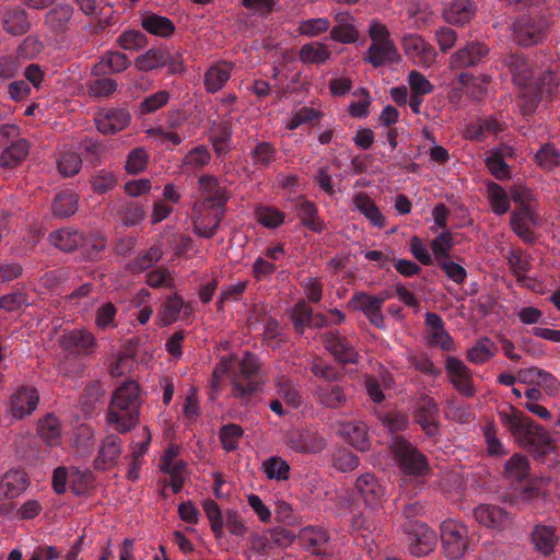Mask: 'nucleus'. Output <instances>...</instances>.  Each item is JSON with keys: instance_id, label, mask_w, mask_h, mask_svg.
<instances>
[{"instance_id": "nucleus-24", "label": "nucleus", "mask_w": 560, "mask_h": 560, "mask_svg": "<svg viewBox=\"0 0 560 560\" xmlns=\"http://www.w3.org/2000/svg\"><path fill=\"white\" fill-rule=\"evenodd\" d=\"M402 48L409 58H419V61L430 67L436 58V51L432 45L427 43L421 36L407 34L402 37Z\"/></svg>"}, {"instance_id": "nucleus-34", "label": "nucleus", "mask_w": 560, "mask_h": 560, "mask_svg": "<svg viewBox=\"0 0 560 560\" xmlns=\"http://www.w3.org/2000/svg\"><path fill=\"white\" fill-rule=\"evenodd\" d=\"M130 66L127 56L120 51H107L93 68V75L120 73Z\"/></svg>"}, {"instance_id": "nucleus-3", "label": "nucleus", "mask_w": 560, "mask_h": 560, "mask_svg": "<svg viewBox=\"0 0 560 560\" xmlns=\"http://www.w3.org/2000/svg\"><path fill=\"white\" fill-rule=\"evenodd\" d=\"M259 370L257 357L250 352L245 353L232 375V394L235 398L247 402L262 390L264 382Z\"/></svg>"}, {"instance_id": "nucleus-41", "label": "nucleus", "mask_w": 560, "mask_h": 560, "mask_svg": "<svg viewBox=\"0 0 560 560\" xmlns=\"http://www.w3.org/2000/svg\"><path fill=\"white\" fill-rule=\"evenodd\" d=\"M503 130V124L489 117L467 125L465 137L472 141H482L489 135H497Z\"/></svg>"}, {"instance_id": "nucleus-59", "label": "nucleus", "mask_w": 560, "mask_h": 560, "mask_svg": "<svg viewBox=\"0 0 560 560\" xmlns=\"http://www.w3.org/2000/svg\"><path fill=\"white\" fill-rule=\"evenodd\" d=\"M262 470L268 479L288 480L290 477V465L278 456H271L262 463Z\"/></svg>"}, {"instance_id": "nucleus-33", "label": "nucleus", "mask_w": 560, "mask_h": 560, "mask_svg": "<svg viewBox=\"0 0 560 560\" xmlns=\"http://www.w3.org/2000/svg\"><path fill=\"white\" fill-rule=\"evenodd\" d=\"M509 68L515 84L525 86L533 78V69L528 59L518 52L510 54L503 59Z\"/></svg>"}, {"instance_id": "nucleus-9", "label": "nucleus", "mask_w": 560, "mask_h": 560, "mask_svg": "<svg viewBox=\"0 0 560 560\" xmlns=\"http://www.w3.org/2000/svg\"><path fill=\"white\" fill-rule=\"evenodd\" d=\"M412 416L413 421L420 425L429 439L438 441L441 438L440 409L432 397L422 395L417 401Z\"/></svg>"}, {"instance_id": "nucleus-20", "label": "nucleus", "mask_w": 560, "mask_h": 560, "mask_svg": "<svg viewBox=\"0 0 560 560\" xmlns=\"http://www.w3.org/2000/svg\"><path fill=\"white\" fill-rule=\"evenodd\" d=\"M121 439L116 434L106 435L100 445L97 457L94 460L96 470H108L116 466L121 455Z\"/></svg>"}, {"instance_id": "nucleus-64", "label": "nucleus", "mask_w": 560, "mask_h": 560, "mask_svg": "<svg viewBox=\"0 0 560 560\" xmlns=\"http://www.w3.org/2000/svg\"><path fill=\"white\" fill-rule=\"evenodd\" d=\"M536 163L546 171H551L560 165V152L553 144L546 143L535 154Z\"/></svg>"}, {"instance_id": "nucleus-47", "label": "nucleus", "mask_w": 560, "mask_h": 560, "mask_svg": "<svg viewBox=\"0 0 560 560\" xmlns=\"http://www.w3.org/2000/svg\"><path fill=\"white\" fill-rule=\"evenodd\" d=\"M79 196L70 190L59 191L52 201L51 209L56 217L68 218L75 213L78 209Z\"/></svg>"}, {"instance_id": "nucleus-61", "label": "nucleus", "mask_w": 560, "mask_h": 560, "mask_svg": "<svg viewBox=\"0 0 560 560\" xmlns=\"http://www.w3.org/2000/svg\"><path fill=\"white\" fill-rule=\"evenodd\" d=\"M232 127L230 122L222 121L217 125L215 135L211 137L213 150L218 156L225 155L230 151Z\"/></svg>"}, {"instance_id": "nucleus-19", "label": "nucleus", "mask_w": 560, "mask_h": 560, "mask_svg": "<svg viewBox=\"0 0 560 560\" xmlns=\"http://www.w3.org/2000/svg\"><path fill=\"white\" fill-rule=\"evenodd\" d=\"M131 121L125 108H104L95 116L97 130L103 135H115L125 129Z\"/></svg>"}, {"instance_id": "nucleus-1", "label": "nucleus", "mask_w": 560, "mask_h": 560, "mask_svg": "<svg viewBox=\"0 0 560 560\" xmlns=\"http://www.w3.org/2000/svg\"><path fill=\"white\" fill-rule=\"evenodd\" d=\"M500 420L518 444L534 456L542 458L553 450L552 440L544 427L511 407L499 412Z\"/></svg>"}, {"instance_id": "nucleus-18", "label": "nucleus", "mask_w": 560, "mask_h": 560, "mask_svg": "<svg viewBox=\"0 0 560 560\" xmlns=\"http://www.w3.org/2000/svg\"><path fill=\"white\" fill-rule=\"evenodd\" d=\"M355 492L366 506L377 509L386 495V490L378 479L370 472L362 474L354 482Z\"/></svg>"}, {"instance_id": "nucleus-42", "label": "nucleus", "mask_w": 560, "mask_h": 560, "mask_svg": "<svg viewBox=\"0 0 560 560\" xmlns=\"http://www.w3.org/2000/svg\"><path fill=\"white\" fill-rule=\"evenodd\" d=\"M39 438L49 446H56L61 440V423L54 413H47L37 422Z\"/></svg>"}, {"instance_id": "nucleus-37", "label": "nucleus", "mask_w": 560, "mask_h": 560, "mask_svg": "<svg viewBox=\"0 0 560 560\" xmlns=\"http://www.w3.org/2000/svg\"><path fill=\"white\" fill-rule=\"evenodd\" d=\"M211 162V152L205 144L190 149L182 160V171L185 174H196Z\"/></svg>"}, {"instance_id": "nucleus-53", "label": "nucleus", "mask_w": 560, "mask_h": 560, "mask_svg": "<svg viewBox=\"0 0 560 560\" xmlns=\"http://www.w3.org/2000/svg\"><path fill=\"white\" fill-rule=\"evenodd\" d=\"M486 189L492 211L497 215L505 214L510 209V199L504 188L494 182H489Z\"/></svg>"}, {"instance_id": "nucleus-63", "label": "nucleus", "mask_w": 560, "mask_h": 560, "mask_svg": "<svg viewBox=\"0 0 560 560\" xmlns=\"http://www.w3.org/2000/svg\"><path fill=\"white\" fill-rule=\"evenodd\" d=\"M117 44L125 50L137 51L148 45V37L139 30H127L118 36Z\"/></svg>"}, {"instance_id": "nucleus-62", "label": "nucleus", "mask_w": 560, "mask_h": 560, "mask_svg": "<svg viewBox=\"0 0 560 560\" xmlns=\"http://www.w3.org/2000/svg\"><path fill=\"white\" fill-rule=\"evenodd\" d=\"M454 246L453 233L451 231L441 232L431 243V249L434 260L438 262L450 258V252Z\"/></svg>"}, {"instance_id": "nucleus-49", "label": "nucleus", "mask_w": 560, "mask_h": 560, "mask_svg": "<svg viewBox=\"0 0 560 560\" xmlns=\"http://www.w3.org/2000/svg\"><path fill=\"white\" fill-rule=\"evenodd\" d=\"M114 208L119 220L128 226L139 224L145 217L142 206L136 201L122 200L115 205Z\"/></svg>"}, {"instance_id": "nucleus-29", "label": "nucleus", "mask_w": 560, "mask_h": 560, "mask_svg": "<svg viewBox=\"0 0 560 560\" xmlns=\"http://www.w3.org/2000/svg\"><path fill=\"white\" fill-rule=\"evenodd\" d=\"M477 12L472 0H454L443 11L444 20L452 25L463 26L471 21Z\"/></svg>"}, {"instance_id": "nucleus-36", "label": "nucleus", "mask_w": 560, "mask_h": 560, "mask_svg": "<svg viewBox=\"0 0 560 560\" xmlns=\"http://www.w3.org/2000/svg\"><path fill=\"white\" fill-rule=\"evenodd\" d=\"M476 521L486 526L498 528L509 522V513L502 508L490 504H480L474 510Z\"/></svg>"}, {"instance_id": "nucleus-31", "label": "nucleus", "mask_w": 560, "mask_h": 560, "mask_svg": "<svg viewBox=\"0 0 560 560\" xmlns=\"http://www.w3.org/2000/svg\"><path fill=\"white\" fill-rule=\"evenodd\" d=\"M233 66L230 62L221 61L212 65L203 77V85L208 93H217L230 80Z\"/></svg>"}, {"instance_id": "nucleus-5", "label": "nucleus", "mask_w": 560, "mask_h": 560, "mask_svg": "<svg viewBox=\"0 0 560 560\" xmlns=\"http://www.w3.org/2000/svg\"><path fill=\"white\" fill-rule=\"evenodd\" d=\"M440 529L445 557L451 560L460 559L469 547L467 526L454 520H445L441 523Z\"/></svg>"}, {"instance_id": "nucleus-21", "label": "nucleus", "mask_w": 560, "mask_h": 560, "mask_svg": "<svg viewBox=\"0 0 560 560\" xmlns=\"http://www.w3.org/2000/svg\"><path fill=\"white\" fill-rule=\"evenodd\" d=\"M424 323L429 329V342L431 346L439 347L444 351H453L455 349V341L445 329V324L439 314L427 312Z\"/></svg>"}, {"instance_id": "nucleus-17", "label": "nucleus", "mask_w": 560, "mask_h": 560, "mask_svg": "<svg viewBox=\"0 0 560 560\" xmlns=\"http://www.w3.org/2000/svg\"><path fill=\"white\" fill-rule=\"evenodd\" d=\"M74 8L69 3H57L44 16V25L56 38H63L70 30Z\"/></svg>"}, {"instance_id": "nucleus-44", "label": "nucleus", "mask_w": 560, "mask_h": 560, "mask_svg": "<svg viewBox=\"0 0 560 560\" xmlns=\"http://www.w3.org/2000/svg\"><path fill=\"white\" fill-rule=\"evenodd\" d=\"M141 26L148 33L160 37H171L175 32V24L166 16L148 13L141 20Z\"/></svg>"}, {"instance_id": "nucleus-32", "label": "nucleus", "mask_w": 560, "mask_h": 560, "mask_svg": "<svg viewBox=\"0 0 560 560\" xmlns=\"http://www.w3.org/2000/svg\"><path fill=\"white\" fill-rule=\"evenodd\" d=\"M187 305L178 294H171L165 298L158 311V323L161 327H166L179 318L180 312L187 313Z\"/></svg>"}, {"instance_id": "nucleus-45", "label": "nucleus", "mask_w": 560, "mask_h": 560, "mask_svg": "<svg viewBox=\"0 0 560 560\" xmlns=\"http://www.w3.org/2000/svg\"><path fill=\"white\" fill-rule=\"evenodd\" d=\"M27 487V475L22 470H9L0 481V490L7 498H15Z\"/></svg>"}, {"instance_id": "nucleus-15", "label": "nucleus", "mask_w": 560, "mask_h": 560, "mask_svg": "<svg viewBox=\"0 0 560 560\" xmlns=\"http://www.w3.org/2000/svg\"><path fill=\"white\" fill-rule=\"evenodd\" d=\"M60 347L74 357H88L93 353L96 341L86 329H72L59 338Z\"/></svg>"}, {"instance_id": "nucleus-7", "label": "nucleus", "mask_w": 560, "mask_h": 560, "mask_svg": "<svg viewBox=\"0 0 560 560\" xmlns=\"http://www.w3.org/2000/svg\"><path fill=\"white\" fill-rule=\"evenodd\" d=\"M39 393L32 385H20L9 396L7 410L13 420H23L32 416L39 405Z\"/></svg>"}, {"instance_id": "nucleus-38", "label": "nucleus", "mask_w": 560, "mask_h": 560, "mask_svg": "<svg viewBox=\"0 0 560 560\" xmlns=\"http://www.w3.org/2000/svg\"><path fill=\"white\" fill-rule=\"evenodd\" d=\"M353 205L358 211L364 215L370 223L378 229L386 224L385 217L366 192H359L353 197Z\"/></svg>"}, {"instance_id": "nucleus-27", "label": "nucleus", "mask_w": 560, "mask_h": 560, "mask_svg": "<svg viewBox=\"0 0 560 560\" xmlns=\"http://www.w3.org/2000/svg\"><path fill=\"white\" fill-rule=\"evenodd\" d=\"M198 189L206 202H211L210 207H222L226 203L229 197L224 187L219 184L214 175L203 174L198 178Z\"/></svg>"}, {"instance_id": "nucleus-14", "label": "nucleus", "mask_w": 560, "mask_h": 560, "mask_svg": "<svg viewBox=\"0 0 560 560\" xmlns=\"http://www.w3.org/2000/svg\"><path fill=\"white\" fill-rule=\"evenodd\" d=\"M512 231L525 243L534 244L536 235L532 226L540 224L539 215L530 206L518 207L511 213L510 220Z\"/></svg>"}, {"instance_id": "nucleus-52", "label": "nucleus", "mask_w": 560, "mask_h": 560, "mask_svg": "<svg viewBox=\"0 0 560 560\" xmlns=\"http://www.w3.org/2000/svg\"><path fill=\"white\" fill-rule=\"evenodd\" d=\"M506 259L517 282L524 283L527 279L526 273L532 269L529 255L522 249H513L509 253Z\"/></svg>"}, {"instance_id": "nucleus-23", "label": "nucleus", "mask_w": 560, "mask_h": 560, "mask_svg": "<svg viewBox=\"0 0 560 560\" xmlns=\"http://www.w3.org/2000/svg\"><path fill=\"white\" fill-rule=\"evenodd\" d=\"M363 60L374 68L387 65H396L401 61V56L394 42L371 44Z\"/></svg>"}, {"instance_id": "nucleus-56", "label": "nucleus", "mask_w": 560, "mask_h": 560, "mask_svg": "<svg viewBox=\"0 0 560 560\" xmlns=\"http://www.w3.org/2000/svg\"><path fill=\"white\" fill-rule=\"evenodd\" d=\"M243 435V428L235 423L224 424L219 430V440L225 452L236 451Z\"/></svg>"}, {"instance_id": "nucleus-2", "label": "nucleus", "mask_w": 560, "mask_h": 560, "mask_svg": "<svg viewBox=\"0 0 560 560\" xmlns=\"http://www.w3.org/2000/svg\"><path fill=\"white\" fill-rule=\"evenodd\" d=\"M141 405L140 387L135 381L122 383L113 394L108 411V424L118 433L125 434L139 422Z\"/></svg>"}, {"instance_id": "nucleus-58", "label": "nucleus", "mask_w": 560, "mask_h": 560, "mask_svg": "<svg viewBox=\"0 0 560 560\" xmlns=\"http://www.w3.org/2000/svg\"><path fill=\"white\" fill-rule=\"evenodd\" d=\"M291 320L299 335H303L305 329L312 326L313 311L305 301H299L291 313Z\"/></svg>"}, {"instance_id": "nucleus-51", "label": "nucleus", "mask_w": 560, "mask_h": 560, "mask_svg": "<svg viewBox=\"0 0 560 560\" xmlns=\"http://www.w3.org/2000/svg\"><path fill=\"white\" fill-rule=\"evenodd\" d=\"M165 58L166 48H151L136 58L135 66L140 71L149 72L154 69L165 67Z\"/></svg>"}, {"instance_id": "nucleus-16", "label": "nucleus", "mask_w": 560, "mask_h": 560, "mask_svg": "<svg viewBox=\"0 0 560 560\" xmlns=\"http://www.w3.org/2000/svg\"><path fill=\"white\" fill-rule=\"evenodd\" d=\"M348 305L353 310L362 312L371 325L377 328L385 327L381 299L370 295L366 292L358 291L353 293Z\"/></svg>"}, {"instance_id": "nucleus-22", "label": "nucleus", "mask_w": 560, "mask_h": 560, "mask_svg": "<svg viewBox=\"0 0 560 560\" xmlns=\"http://www.w3.org/2000/svg\"><path fill=\"white\" fill-rule=\"evenodd\" d=\"M0 22L2 28L12 36H22L32 27L28 13L21 7H10L0 11Z\"/></svg>"}, {"instance_id": "nucleus-48", "label": "nucleus", "mask_w": 560, "mask_h": 560, "mask_svg": "<svg viewBox=\"0 0 560 560\" xmlns=\"http://www.w3.org/2000/svg\"><path fill=\"white\" fill-rule=\"evenodd\" d=\"M330 56V50L320 42L304 44L299 51V58L302 63L322 65L325 63Z\"/></svg>"}, {"instance_id": "nucleus-10", "label": "nucleus", "mask_w": 560, "mask_h": 560, "mask_svg": "<svg viewBox=\"0 0 560 560\" xmlns=\"http://www.w3.org/2000/svg\"><path fill=\"white\" fill-rule=\"evenodd\" d=\"M323 343L337 362L342 364H357L359 362V353L355 347L338 330L325 332Z\"/></svg>"}, {"instance_id": "nucleus-54", "label": "nucleus", "mask_w": 560, "mask_h": 560, "mask_svg": "<svg viewBox=\"0 0 560 560\" xmlns=\"http://www.w3.org/2000/svg\"><path fill=\"white\" fill-rule=\"evenodd\" d=\"M162 249L159 246H151L145 253L138 255L126 265V270L139 273L153 267L162 258Z\"/></svg>"}, {"instance_id": "nucleus-26", "label": "nucleus", "mask_w": 560, "mask_h": 560, "mask_svg": "<svg viewBox=\"0 0 560 560\" xmlns=\"http://www.w3.org/2000/svg\"><path fill=\"white\" fill-rule=\"evenodd\" d=\"M295 211L304 228L318 234L325 231L326 223L318 215V208L313 201L300 197L295 202Z\"/></svg>"}, {"instance_id": "nucleus-39", "label": "nucleus", "mask_w": 560, "mask_h": 560, "mask_svg": "<svg viewBox=\"0 0 560 560\" xmlns=\"http://www.w3.org/2000/svg\"><path fill=\"white\" fill-rule=\"evenodd\" d=\"M532 541L540 553L549 556L559 540L555 528L549 525L537 524L530 533Z\"/></svg>"}, {"instance_id": "nucleus-60", "label": "nucleus", "mask_w": 560, "mask_h": 560, "mask_svg": "<svg viewBox=\"0 0 560 560\" xmlns=\"http://www.w3.org/2000/svg\"><path fill=\"white\" fill-rule=\"evenodd\" d=\"M257 221L268 229H277L284 222V213L270 206H259L255 210Z\"/></svg>"}, {"instance_id": "nucleus-4", "label": "nucleus", "mask_w": 560, "mask_h": 560, "mask_svg": "<svg viewBox=\"0 0 560 560\" xmlns=\"http://www.w3.org/2000/svg\"><path fill=\"white\" fill-rule=\"evenodd\" d=\"M390 447L404 474L422 477L430 471L427 457L405 438L394 436Z\"/></svg>"}, {"instance_id": "nucleus-43", "label": "nucleus", "mask_w": 560, "mask_h": 560, "mask_svg": "<svg viewBox=\"0 0 560 560\" xmlns=\"http://www.w3.org/2000/svg\"><path fill=\"white\" fill-rule=\"evenodd\" d=\"M49 241L63 252H73L83 244L84 237L78 230L60 229L50 233Z\"/></svg>"}, {"instance_id": "nucleus-30", "label": "nucleus", "mask_w": 560, "mask_h": 560, "mask_svg": "<svg viewBox=\"0 0 560 560\" xmlns=\"http://www.w3.org/2000/svg\"><path fill=\"white\" fill-rule=\"evenodd\" d=\"M224 217V208L210 207L207 214H199L194 219V233L205 238H212Z\"/></svg>"}, {"instance_id": "nucleus-40", "label": "nucleus", "mask_w": 560, "mask_h": 560, "mask_svg": "<svg viewBox=\"0 0 560 560\" xmlns=\"http://www.w3.org/2000/svg\"><path fill=\"white\" fill-rule=\"evenodd\" d=\"M252 164L257 170H267L276 162L278 150L268 141H255V145L249 151Z\"/></svg>"}, {"instance_id": "nucleus-46", "label": "nucleus", "mask_w": 560, "mask_h": 560, "mask_svg": "<svg viewBox=\"0 0 560 560\" xmlns=\"http://www.w3.org/2000/svg\"><path fill=\"white\" fill-rule=\"evenodd\" d=\"M497 351L498 348L494 342L488 337H482L467 350V360L474 364L481 365L491 360Z\"/></svg>"}, {"instance_id": "nucleus-25", "label": "nucleus", "mask_w": 560, "mask_h": 560, "mask_svg": "<svg viewBox=\"0 0 560 560\" xmlns=\"http://www.w3.org/2000/svg\"><path fill=\"white\" fill-rule=\"evenodd\" d=\"M300 541L303 547L316 556H330L332 547L326 530L316 527H305L300 534Z\"/></svg>"}, {"instance_id": "nucleus-28", "label": "nucleus", "mask_w": 560, "mask_h": 560, "mask_svg": "<svg viewBox=\"0 0 560 560\" xmlns=\"http://www.w3.org/2000/svg\"><path fill=\"white\" fill-rule=\"evenodd\" d=\"M316 402L328 409H339L347 402V395L342 386L338 384H319L315 387Z\"/></svg>"}, {"instance_id": "nucleus-6", "label": "nucleus", "mask_w": 560, "mask_h": 560, "mask_svg": "<svg viewBox=\"0 0 560 560\" xmlns=\"http://www.w3.org/2000/svg\"><path fill=\"white\" fill-rule=\"evenodd\" d=\"M549 30V22L544 16L523 15L512 24L515 42L524 47L538 45L544 40Z\"/></svg>"}, {"instance_id": "nucleus-11", "label": "nucleus", "mask_w": 560, "mask_h": 560, "mask_svg": "<svg viewBox=\"0 0 560 560\" xmlns=\"http://www.w3.org/2000/svg\"><path fill=\"white\" fill-rule=\"evenodd\" d=\"M489 47L479 40L467 42L450 57V68L462 70L472 68L482 62L489 55Z\"/></svg>"}, {"instance_id": "nucleus-35", "label": "nucleus", "mask_w": 560, "mask_h": 560, "mask_svg": "<svg viewBox=\"0 0 560 560\" xmlns=\"http://www.w3.org/2000/svg\"><path fill=\"white\" fill-rule=\"evenodd\" d=\"M30 153V142L26 139H16L5 147L0 154V166L14 168L20 165Z\"/></svg>"}, {"instance_id": "nucleus-55", "label": "nucleus", "mask_w": 560, "mask_h": 560, "mask_svg": "<svg viewBox=\"0 0 560 560\" xmlns=\"http://www.w3.org/2000/svg\"><path fill=\"white\" fill-rule=\"evenodd\" d=\"M276 387L278 395L285 401V404L292 408H299L302 402V398L296 385L292 380L285 376H279L276 380Z\"/></svg>"}, {"instance_id": "nucleus-57", "label": "nucleus", "mask_w": 560, "mask_h": 560, "mask_svg": "<svg viewBox=\"0 0 560 560\" xmlns=\"http://www.w3.org/2000/svg\"><path fill=\"white\" fill-rule=\"evenodd\" d=\"M529 472V463L527 458L516 453L504 465V475L511 480L522 481Z\"/></svg>"}, {"instance_id": "nucleus-13", "label": "nucleus", "mask_w": 560, "mask_h": 560, "mask_svg": "<svg viewBox=\"0 0 560 560\" xmlns=\"http://www.w3.org/2000/svg\"><path fill=\"white\" fill-rule=\"evenodd\" d=\"M445 371L448 381L459 394L465 397L475 396L476 389L472 384V373L462 360L456 357H447Z\"/></svg>"}, {"instance_id": "nucleus-8", "label": "nucleus", "mask_w": 560, "mask_h": 560, "mask_svg": "<svg viewBox=\"0 0 560 560\" xmlns=\"http://www.w3.org/2000/svg\"><path fill=\"white\" fill-rule=\"evenodd\" d=\"M401 528L407 536L408 550L412 556L424 557L434 550L436 535L425 523H404Z\"/></svg>"}, {"instance_id": "nucleus-50", "label": "nucleus", "mask_w": 560, "mask_h": 560, "mask_svg": "<svg viewBox=\"0 0 560 560\" xmlns=\"http://www.w3.org/2000/svg\"><path fill=\"white\" fill-rule=\"evenodd\" d=\"M341 434L357 450L364 452L369 448L368 429L364 423L348 422L343 424Z\"/></svg>"}, {"instance_id": "nucleus-12", "label": "nucleus", "mask_w": 560, "mask_h": 560, "mask_svg": "<svg viewBox=\"0 0 560 560\" xmlns=\"http://www.w3.org/2000/svg\"><path fill=\"white\" fill-rule=\"evenodd\" d=\"M288 446L302 454H317L326 447V440L311 429L292 430L287 434Z\"/></svg>"}]
</instances>
